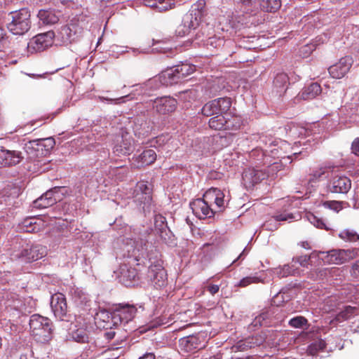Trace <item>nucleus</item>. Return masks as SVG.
<instances>
[{"instance_id":"obj_1","label":"nucleus","mask_w":359,"mask_h":359,"mask_svg":"<svg viewBox=\"0 0 359 359\" xmlns=\"http://www.w3.org/2000/svg\"><path fill=\"white\" fill-rule=\"evenodd\" d=\"M130 248L131 250H128V257L137 262V265L144 264L147 259L149 263L146 278L147 283L156 289L165 287L168 282L167 273L162 260L158 259V252L142 237L135 239Z\"/></svg>"},{"instance_id":"obj_2","label":"nucleus","mask_w":359,"mask_h":359,"mask_svg":"<svg viewBox=\"0 0 359 359\" xmlns=\"http://www.w3.org/2000/svg\"><path fill=\"white\" fill-rule=\"evenodd\" d=\"M257 137H258L257 142H259V145L250 152L249 156L257 166L259 165H262L263 166L266 165L268 160L271 158V154H268L270 153V149L278 147V148H280V150H282L283 147L289 146L287 142L276 140L272 136L257 135L255 138Z\"/></svg>"},{"instance_id":"obj_3","label":"nucleus","mask_w":359,"mask_h":359,"mask_svg":"<svg viewBox=\"0 0 359 359\" xmlns=\"http://www.w3.org/2000/svg\"><path fill=\"white\" fill-rule=\"evenodd\" d=\"M206 13L205 1L198 0L194 4L189 11L184 16L182 25L177 29L179 36L188 34L191 30L196 29Z\"/></svg>"},{"instance_id":"obj_4","label":"nucleus","mask_w":359,"mask_h":359,"mask_svg":"<svg viewBox=\"0 0 359 359\" xmlns=\"http://www.w3.org/2000/svg\"><path fill=\"white\" fill-rule=\"evenodd\" d=\"M31 14L27 8L10 12L6 17L8 29L15 35H23L31 28Z\"/></svg>"},{"instance_id":"obj_5","label":"nucleus","mask_w":359,"mask_h":359,"mask_svg":"<svg viewBox=\"0 0 359 359\" xmlns=\"http://www.w3.org/2000/svg\"><path fill=\"white\" fill-rule=\"evenodd\" d=\"M12 256L15 259H22L26 262H33L41 259L47 255V248L40 244L30 245L21 238H17Z\"/></svg>"},{"instance_id":"obj_6","label":"nucleus","mask_w":359,"mask_h":359,"mask_svg":"<svg viewBox=\"0 0 359 359\" xmlns=\"http://www.w3.org/2000/svg\"><path fill=\"white\" fill-rule=\"evenodd\" d=\"M29 329L36 341L45 343L51 339L53 326L50 319L39 314L31 316Z\"/></svg>"},{"instance_id":"obj_7","label":"nucleus","mask_w":359,"mask_h":359,"mask_svg":"<svg viewBox=\"0 0 359 359\" xmlns=\"http://www.w3.org/2000/svg\"><path fill=\"white\" fill-rule=\"evenodd\" d=\"M280 148L277 147L270 149L271 158L268 160V163L264 165L266 170L268 177L274 178L277 176L278 172L281 171L287 164L291 163V156H282Z\"/></svg>"},{"instance_id":"obj_8","label":"nucleus","mask_w":359,"mask_h":359,"mask_svg":"<svg viewBox=\"0 0 359 359\" xmlns=\"http://www.w3.org/2000/svg\"><path fill=\"white\" fill-rule=\"evenodd\" d=\"M83 28L77 22L62 27L55 34V40L60 45L68 46L77 41L81 36Z\"/></svg>"},{"instance_id":"obj_9","label":"nucleus","mask_w":359,"mask_h":359,"mask_svg":"<svg viewBox=\"0 0 359 359\" xmlns=\"http://www.w3.org/2000/svg\"><path fill=\"white\" fill-rule=\"evenodd\" d=\"M137 309L134 305L119 304L116 305L112 312V322L114 327H124L130 323L135 316Z\"/></svg>"},{"instance_id":"obj_10","label":"nucleus","mask_w":359,"mask_h":359,"mask_svg":"<svg viewBox=\"0 0 359 359\" xmlns=\"http://www.w3.org/2000/svg\"><path fill=\"white\" fill-rule=\"evenodd\" d=\"M54 39L55 33L53 31L39 34L28 42L27 51L32 54L43 51L52 46Z\"/></svg>"},{"instance_id":"obj_11","label":"nucleus","mask_w":359,"mask_h":359,"mask_svg":"<svg viewBox=\"0 0 359 359\" xmlns=\"http://www.w3.org/2000/svg\"><path fill=\"white\" fill-rule=\"evenodd\" d=\"M231 106L229 97H219L207 102L201 109V113L205 116L226 114Z\"/></svg>"},{"instance_id":"obj_12","label":"nucleus","mask_w":359,"mask_h":359,"mask_svg":"<svg viewBox=\"0 0 359 359\" xmlns=\"http://www.w3.org/2000/svg\"><path fill=\"white\" fill-rule=\"evenodd\" d=\"M135 200L142 205L144 212L150 211L152 203L151 188L145 182H140L137 184L135 191Z\"/></svg>"},{"instance_id":"obj_13","label":"nucleus","mask_w":359,"mask_h":359,"mask_svg":"<svg viewBox=\"0 0 359 359\" xmlns=\"http://www.w3.org/2000/svg\"><path fill=\"white\" fill-rule=\"evenodd\" d=\"M202 199L216 212L222 211L226 207L224 193L217 188H211L206 191Z\"/></svg>"},{"instance_id":"obj_14","label":"nucleus","mask_w":359,"mask_h":359,"mask_svg":"<svg viewBox=\"0 0 359 359\" xmlns=\"http://www.w3.org/2000/svg\"><path fill=\"white\" fill-rule=\"evenodd\" d=\"M50 307L55 317L60 320H68V307L65 294L60 292L52 295Z\"/></svg>"},{"instance_id":"obj_15","label":"nucleus","mask_w":359,"mask_h":359,"mask_svg":"<svg viewBox=\"0 0 359 359\" xmlns=\"http://www.w3.org/2000/svg\"><path fill=\"white\" fill-rule=\"evenodd\" d=\"M180 76L175 71V67L173 68L167 69L163 72L157 77H154L150 79L147 82V86H154L156 88H158L160 85L163 86H171L180 82Z\"/></svg>"},{"instance_id":"obj_16","label":"nucleus","mask_w":359,"mask_h":359,"mask_svg":"<svg viewBox=\"0 0 359 359\" xmlns=\"http://www.w3.org/2000/svg\"><path fill=\"white\" fill-rule=\"evenodd\" d=\"M61 187H55L36 199L32 204L34 208L43 209L52 206L60 200L59 192Z\"/></svg>"},{"instance_id":"obj_17","label":"nucleus","mask_w":359,"mask_h":359,"mask_svg":"<svg viewBox=\"0 0 359 359\" xmlns=\"http://www.w3.org/2000/svg\"><path fill=\"white\" fill-rule=\"evenodd\" d=\"M154 318L149 322V329H154L160 326H170L175 321V315L170 309L161 308L154 313Z\"/></svg>"},{"instance_id":"obj_18","label":"nucleus","mask_w":359,"mask_h":359,"mask_svg":"<svg viewBox=\"0 0 359 359\" xmlns=\"http://www.w3.org/2000/svg\"><path fill=\"white\" fill-rule=\"evenodd\" d=\"M352 64V57L350 56H345L341 57L339 62L330 66L328 69V72L332 78L341 79L349 72Z\"/></svg>"},{"instance_id":"obj_19","label":"nucleus","mask_w":359,"mask_h":359,"mask_svg":"<svg viewBox=\"0 0 359 359\" xmlns=\"http://www.w3.org/2000/svg\"><path fill=\"white\" fill-rule=\"evenodd\" d=\"M177 107L175 99L165 96L156 98L152 102V108L160 114H166L172 112Z\"/></svg>"},{"instance_id":"obj_20","label":"nucleus","mask_w":359,"mask_h":359,"mask_svg":"<svg viewBox=\"0 0 359 359\" xmlns=\"http://www.w3.org/2000/svg\"><path fill=\"white\" fill-rule=\"evenodd\" d=\"M242 177L245 184L250 186L257 184L268 177V174L264 167L260 168L256 165V168H252L245 170L243 173Z\"/></svg>"},{"instance_id":"obj_21","label":"nucleus","mask_w":359,"mask_h":359,"mask_svg":"<svg viewBox=\"0 0 359 359\" xmlns=\"http://www.w3.org/2000/svg\"><path fill=\"white\" fill-rule=\"evenodd\" d=\"M190 208L193 213L199 219L212 217L215 210L209 206L202 198H197L190 203Z\"/></svg>"},{"instance_id":"obj_22","label":"nucleus","mask_w":359,"mask_h":359,"mask_svg":"<svg viewBox=\"0 0 359 359\" xmlns=\"http://www.w3.org/2000/svg\"><path fill=\"white\" fill-rule=\"evenodd\" d=\"M22 152L15 150L0 149V166H12L18 164L23 159Z\"/></svg>"},{"instance_id":"obj_23","label":"nucleus","mask_w":359,"mask_h":359,"mask_svg":"<svg viewBox=\"0 0 359 359\" xmlns=\"http://www.w3.org/2000/svg\"><path fill=\"white\" fill-rule=\"evenodd\" d=\"M351 187V182L345 176H335L330 182L329 190L332 193L346 194Z\"/></svg>"},{"instance_id":"obj_24","label":"nucleus","mask_w":359,"mask_h":359,"mask_svg":"<svg viewBox=\"0 0 359 359\" xmlns=\"http://www.w3.org/2000/svg\"><path fill=\"white\" fill-rule=\"evenodd\" d=\"M119 277L122 283L126 287L134 285L140 278L137 269L126 265L121 266Z\"/></svg>"},{"instance_id":"obj_25","label":"nucleus","mask_w":359,"mask_h":359,"mask_svg":"<svg viewBox=\"0 0 359 359\" xmlns=\"http://www.w3.org/2000/svg\"><path fill=\"white\" fill-rule=\"evenodd\" d=\"M156 159V154L154 149H146L134 159L133 165L141 168L154 163Z\"/></svg>"},{"instance_id":"obj_26","label":"nucleus","mask_w":359,"mask_h":359,"mask_svg":"<svg viewBox=\"0 0 359 359\" xmlns=\"http://www.w3.org/2000/svg\"><path fill=\"white\" fill-rule=\"evenodd\" d=\"M320 258L328 264H341L344 263L341 249H334L327 252H320Z\"/></svg>"},{"instance_id":"obj_27","label":"nucleus","mask_w":359,"mask_h":359,"mask_svg":"<svg viewBox=\"0 0 359 359\" xmlns=\"http://www.w3.org/2000/svg\"><path fill=\"white\" fill-rule=\"evenodd\" d=\"M322 91L320 86L318 83H312L303 88L299 96L303 100H312L320 95Z\"/></svg>"},{"instance_id":"obj_28","label":"nucleus","mask_w":359,"mask_h":359,"mask_svg":"<svg viewBox=\"0 0 359 359\" xmlns=\"http://www.w3.org/2000/svg\"><path fill=\"white\" fill-rule=\"evenodd\" d=\"M133 151V144L130 139L121 137V142L114 147V152L117 155H127Z\"/></svg>"},{"instance_id":"obj_29","label":"nucleus","mask_w":359,"mask_h":359,"mask_svg":"<svg viewBox=\"0 0 359 359\" xmlns=\"http://www.w3.org/2000/svg\"><path fill=\"white\" fill-rule=\"evenodd\" d=\"M288 81V76L285 73H279L274 78L273 86L276 89L277 93L280 94V95L286 91L287 88Z\"/></svg>"},{"instance_id":"obj_30","label":"nucleus","mask_w":359,"mask_h":359,"mask_svg":"<svg viewBox=\"0 0 359 359\" xmlns=\"http://www.w3.org/2000/svg\"><path fill=\"white\" fill-rule=\"evenodd\" d=\"M40 21L46 25H53L58 22L59 18L52 10H40L37 15Z\"/></svg>"},{"instance_id":"obj_31","label":"nucleus","mask_w":359,"mask_h":359,"mask_svg":"<svg viewBox=\"0 0 359 359\" xmlns=\"http://www.w3.org/2000/svg\"><path fill=\"white\" fill-rule=\"evenodd\" d=\"M36 144L39 147H43L45 151H49L53 149L55 144V140L53 137L45 138L42 140H33L29 142L26 145V149H30L33 148V144Z\"/></svg>"},{"instance_id":"obj_32","label":"nucleus","mask_w":359,"mask_h":359,"mask_svg":"<svg viewBox=\"0 0 359 359\" xmlns=\"http://www.w3.org/2000/svg\"><path fill=\"white\" fill-rule=\"evenodd\" d=\"M198 339L195 336H189L180 339V346L187 352H191L198 348Z\"/></svg>"},{"instance_id":"obj_33","label":"nucleus","mask_w":359,"mask_h":359,"mask_svg":"<svg viewBox=\"0 0 359 359\" xmlns=\"http://www.w3.org/2000/svg\"><path fill=\"white\" fill-rule=\"evenodd\" d=\"M96 320H102L103 325H102L104 329H111L114 326L112 322V313H109L106 310H100L96 313Z\"/></svg>"},{"instance_id":"obj_34","label":"nucleus","mask_w":359,"mask_h":359,"mask_svg":"<svg viewBox=\"0 0 359 359\" xmlns=\"http://www.w3.org/2000/svg\"><path fill=\"white\" fill-rule=\"evenodd\" d=\"M261 10L274 13L281 6L280 0H258Z\"/></svg>"},{"instance_id":"obj_35","label":"nucleus","mask_w":359,"mask_h":359,"mask_svg":"<svg viewBox=\"0 0 359 359\" xmlns=\"http://www.w3.org/2000/svg\"><path fill=\"white\" fill-rule=\"evenodd\" d=\"M356 311L357 309L355 307L346 306L344 308V309H342L337 314L333 321L341 323L343 321L347 320L355 315Z\"/></svg>"},{"instance_id":"obj_36","label":"nucleus","mask_w":359,"mask_h":359,"mask_svg":"<svg viewBox=\"0 0 359 359\" xmlns=\"http://www.w3.org/2000/svg\"><path fill=\"white\" fill-rule=\"evenodd\" d=\"M226 116H228L227 113L216 115L210 118L208 122L210 128L216 130H224Z\"/></svg>"},{"instance_id":"obj_37","label":"nucleus","mask_w":359,"mask_h":359,"mask_svg":"<svg viewBox=\"0 0 359 359\" xmlns=\"http://www.w3.org/2000/svg\"><path fill=\"white\" fill-rule=\"evenodd\" d=\"M196 69V67L191 64L184 63L177 65L175 67V71L180 76V79L182 81L186 76L192 74Z\"/></svg>"},{"instance_id":"obj_38","label":"nucleus","mask_w":359,"mask_h":359,"mask_svg":"<svg viewBox=\"0 0 359 359\" xmlns=\"http://www.w3.org/2000/svg\"><path fill=\"white\" fill-rule=\"evenodd\" d=\"M71 337L72 339L79 343L88 342V334L86 329L79 327L72 331Z\"/></svg>"},{"instance_id":"obj_39","label":"nucleus","mask_w":359,"mask_h":359,"mask_svg":"<svg viewBox=\"0 0 359 359\" xmlns=\"http://www.w3.org/2000/svg\"><path fill=\"white\" fill-rule=\"evenodd\" d=\"M339 237L346 242L355 243L359 241V234L353 229H346L341 231Z\"/></svg>"},{"instance_id":"obj_40","label":"nucleus","mask_w":359,"mask_h":359,"mask_svg":"<svg viewBox=\"0 0 359 359\" xmlns=\"http://www.w3.org/2000/svg\"><path fill=\"white\" fill-rule=\"evenodd\" d=\"M156 234L161 238L162 241L169 245H175V236L172 234L169 228L158 231Z\"/></svg>"},{"instance_id":"obj_41","label":"nucleus","mask_w":359,"mask_h":359,"mask_svg":"<svg viewBox=\"0 0 359 359\" xmlns=\"http://www.w3.org/2000/svg\"><path fill=\"white\" fill-rule=\"evenodd\" d=\"M134 130L140 135L147 136L151 130V127L146 121H141L140 123V120L138 119L135 123Z\"/></svg>"},{"instance_id":"obj_42","label":"nucleus","mask_w":359,"mask_h":359,"mask_svg":"<svg viewBox=\"0 0 359 359\" xmlns=\"http://www.w3.org/2000/svg\"><path fill=\"white\" fill-rule=\"evenodd\" d=\"M269 318L268 311H264L256 316L252 320L251 324L249 325V329L254 330L263 325V323Z\"/></svg>"},{"instance_id":"obj_43","label":"nucleus","mask_w":359,"mask_h":359,"mask_svg":"<svg viewBox=\"0 0 359 359\" xmlns=\"http://www.w3.org/2000/svg\"><path fill=\"white\" fill-rule=\"evenodd\" d=\"M229 115L228 114V116ZM240 121L236 117L229 118L226 116V123L224 130H236L240 128Z\"/></svg>"},{"instance_id":"obj_44","label":"nucleus","mask_w":359,"mask_h":359,"mask_svg":"<svg viewBox=\"0 0 359 359\" xmlns=\"http://www.w3.org/2000/svg\"><path fill=\"white\" fill-rule=\"evenodd\" d=\"M341 253L343 256V260L344 263L348 262L351 259H353L355 258L359 253V249L358 248H353V249H347L344 250L341 249Z\"/></svg>"},{"instance_id":"obj_45","label":"nucleus","mask_w":359,"mask_h":359,"mask_svg":"<svg viewBox=\"0 0 359 359\" xmlns=\"http://www.w3.org/2000/svg\"><path fill=\"white\" fill-rule=\"evenodd\" d=\"M154 225L156 233L158 231L168 228L167 221L165 217L161 215H156L154 217Z\"/></svg>"},{"instance_id":"obj_46","label":"nucleus","mask_w":359,"mask_h":359,"mask_svg":"<svg viewBox=\"0 0 359 359\" xmlns=\"http://www.w3.org/2000/svg\"><path fill=\"white\" fill-rule=\"evenodd\" d=\"M276 273L279 277H287L290 275H294V269H292V266L285 264L282 268L277 269Z\"/></svg>"},{"instance_id":"obj_47","label":"nucleus","mask_w":359,"mask_h":359,"mask_svg":"<svg viewBox=\"0 0 359 359\" xmlns=\"http://www.w3.org/2000/svg\"><path fill=\"white\" fill-rule=\"evenodd\" d=\"M344 202L337 201H327L323 202V205L325 208L339 212L343 208Z\"/></svg>"},{"instance_id":"obj_48","label":"nucleus","mask_w":359,"mask_h":359,"mask_svg":"<svg viewBox=\"0 0 359 359\" xmlns=\"http://www.w3.org/2000/svg\"><path fill=\"white\" fill-rule=\"evenodd\" d=\"M307 324V320L303 316H297L289 321V325L295 328H301Z\"/></svg>"},{"instance_id":"obj_49","label":"nucleus","mask_w":359,"mask_h":359,"mask_svg":"<svg viewBox=\"0 0 359 359\" xmlns=\"http://www.w3.org/2000/svg\"><path fill=\"white\" fill-rule=\"evenodd\" d=\"M273 218L276 222H283V221H288L292 220L294 219V216L292 213H287V212H281V213H276Z\"/></svg>"},{"instance_id":"obj_50","label":"nucleus","mask_w":359,"mask_h":359,"mask_svg":"<svg viewBox=\"0 0 359 359\" xmlns=\"http://www.w3.org/2000/svg\"><path fill=\"white\" fill-rule=\"evenodd\" d=\"M260 281L259 278L256 276H248L241 280L238 285L241 287H246L251 283H256Z\"/></svg>"},{"instance_id":"obj_51","label":"nucleus","mask_w":359,"mask_h":359,"mask_svg":"<svg viewBox=\"0 0 359 359\" xmlns=\"http://www.w3.org/2000/svg\"><path fill=\"white\" fill-rule=\"evenodd\" d=\"M240 3L243 6L247 8L246 12L253 11V8H255L257 5L258 0H239Z\"/></svg>"},{"instance_id":"obj_52","label":"nucleus","mask_w":359,"mask_h":359,"mask_svg":"<svg viewBox=\"0 0 359 359\" xmlns=\"http://www.w3.org/2000/svg\"><path fill=\"white\" fill-rule=\"evenodd\" d=\"M288 299L284 297V294L278 292L272 299V305L280 306L283 302H287Z\"/></svg>"},{"instance_id":"obj_53","label":"nucleus","mask_w":359,"mask_h":359,"mask_svg":"<svg viewBox=\"0 0 359 359\" xmlns=\"http://www.w3.org/2000/svg\"><path fill=\"white\" fill-rule=\"evenodd\" d=\"M310 260V257L308 255H303L296 258H293L292 262L295 263H299L302 266H307Z\"/></svg>"},{"instance_id":"obj_54","label":"nucleus","mask_w":359,"mask_h":359,"mask_svg":"<svg viewBox=\"0 0 359 359\" xmlns=\"http://www.w3.org/2000/svg\"><path fill=\"white\" fill-rule=\"evenodd\" d=\"M311 222L318 229H327L325 223L322 219L317 218L313 215L312 216V220Z\"/></svg>"},{"instance_id":"obj_55","label":"nucleus","mask_w":359,"mask_h":359,"mask_svg":"<svg viewBox=\"0 0 359 359\" xmlns=\"http://www.w3.org/2000/svg\"><path fill=\"white\" fill-rule=\"evenodd\" d=\"M350 272L352 277L359 278V260L352 264Z\"/></svg>"},{"instance_id":"obj_56","label":"nucleus","mask_w":359,"mask_h":359,"mask_svg":"<svg viewBox=\"0 0 359 359\" xmlns=\"http://www.w3.org/2000/svg\"><path fill=\"white\" fill-rule=\"evenodd\" d=\"M351 151L353 154L359 156V137L355 138L351 144Z\"/></svg>"},{"instance_id":"obj_57","label":"nucleus","mask_w":359,"mask_h":359,"mask_svg":"<svg viewBox=\"0 0 359 359\" xmlns=\"http://www.w3.org/2000/svg\"><path fill=\"white\" fill-rule=\"evenodd\" d=\"M252 339H254L255 341L256 346H259L262 345L266 339V335L265 334H257L255 336L252 337Z\"/></svg>"},{"instance_id":"obj_58","label":"nucleus","mask_w":359,"mask_h":359,"mask_svg":"<svg viewBox=\"0 0 359 359\" xmlns=\"http://www.w3.org/2000/svg\"><path fill=\"white\" fill-rule=\"evenodd\" d=\"M247 343H245V339L243 340H241L237 343L236 348L240 351H245L248 348H250L248 346H247Z\"/></svg>"},{"instance_id":"obj_59","label":"nucleus","mask_w":359,"mask_h":359,"mask_svg":"<svg viewBox=\"0 0 359 359\" xmlns=\"http://www.w3.org/2000/svg\"><path fill=\"white\" fill-rule=\"evenodd\" d=\"M219 290L218 285H210L207 287V290L212 295L217 293Z\"/></svg>"},{"instance_id":"obj_60","label":"nucleus","mask_w":359,"mask_h":359,"mask_svg":"<svg viewBox=\"0 0 359 359\" xmlns=\"http://www.w3.org/2000/svg\"><path fill=\"white\" fill-rule=\"evenodd\" d=\"M313 346L316 350H323L325 348V342L320 340L317 343L313 344Z\"/></svg>"},{"instance_id":"obj_61","label":"nucleus","mask_w":359,"mask_h":359,"mask_svg":"<svg viewBox=\"0 0 359 359\" xmlns=\"http://www.w3.org/2000/svg\"><path fill=\"white\" fill-rule=\"evenodd\" d=\"M302 50L305 52L306 54H310L315 49L314 45H306L302 48Z\"/></svg>"},{"instance_id":"obj_62","label":"nucleus","mask_w":359,"mask_h":359,"mask_svg":"<svg viewBox=\"0 0 359 359\" xmlns=\"http://www.w3.org/2000/svg\"><path fill=\"white\" fill-rule=\"evenodd\" d=\"M245 343H247V346H248L250 348L255 347V341L254 339H252V337H249L245 339Z\"/></svg>"},{"instance_id":"obj_63","label":"nucleus","mask_w":359,"mask_h":359,"mask_svg":"<svg viewBox=\"0 0 359 359\" xmlns=\"http://www.w3.org/2000/svg\"><path fill=\"white\" fill-rule=\"evenodd\" d=\"M104 336L107 339H111L114 337L115 336V332L114 331H109V332H106L104 333Z\"/></svg>"},{"instance_id":"obj_64","label":"nucleus","mask_w":359,"mask_h":359,"mask_svg":"<svg viewBox=\"0 0 359 359\" xmlns=\"http://www.w3.org/2000/svg\"><path fill=\"white\" fill-rule=\"evenodd\" d=\"M139 359H155V356L152 353H147L140 357Z\"/></svg>"}]
</instances>
